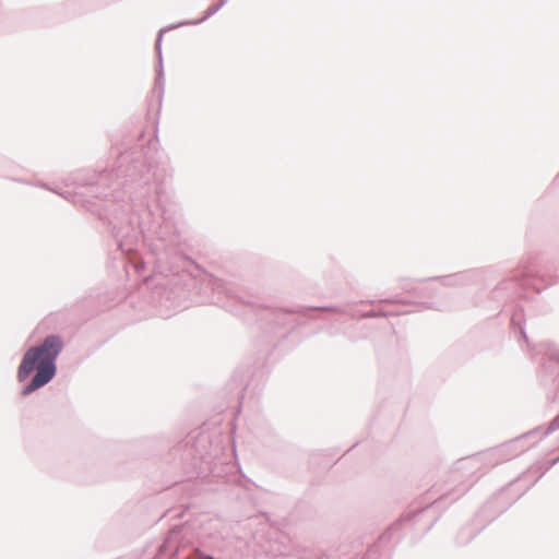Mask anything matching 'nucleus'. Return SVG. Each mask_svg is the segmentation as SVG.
Returning <instances> with one entry per match:
<instances>
[{"mask_svg": "<svg viewBox=\"0 0 559 559\" xmlns=\"http://www.w3.org/2000/svg\"><path fill=\"white\" fill-rule=\"evenodd\" d=\"M203 559H214V558H212V557H210V556H206V557H204Z\"/></svg>", "mask_w": 559, "mask_h": 559, "instance_id": "2", "label": "nucleus"}, {"mask_svg": "<svg viewBox=\"0 0 559 559\" xmlns=\"http://www.w3.org/2000/svg\"><path fill=\"white\" fill-rule=\"evenodd\" d=\"M63 346L59 336H48L39 346L29 348L19 367L17 377L21 381L25 380L34 370H36L31 383L25 388L24 393L28 394L48 383L55 376V360Z\"/></svg>", "mask_w": 559, "mask_h": 559, "instance_id": "1", "label": "nucleus"}]
</instances>
